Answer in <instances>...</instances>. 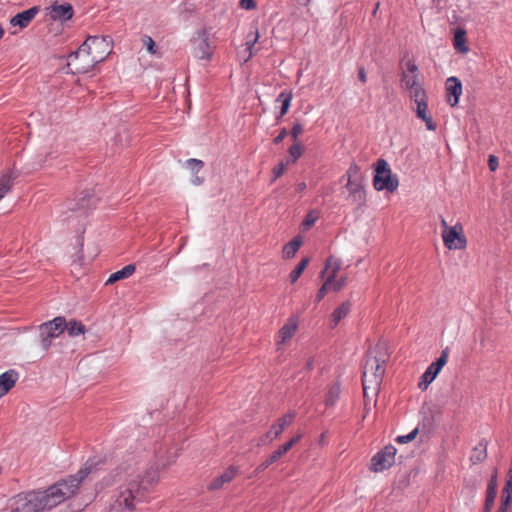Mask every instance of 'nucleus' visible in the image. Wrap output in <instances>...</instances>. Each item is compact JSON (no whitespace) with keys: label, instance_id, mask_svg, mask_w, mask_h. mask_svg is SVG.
I'll return each mask as SVG.
<instances>
[{"label":"nucleus","instance_id":"59","mask_svg":"<svg viewBox=\"0 0 512 512\" xmlns=\"http://www.w3.org/2000/svg\"><path fill=\"white\" fill-rule=\"evenodd\" d=\"M307 367H308L309 369H311V368H312V360H309V361L307 362Z\"/></svg>","mask_w":512,"mask_h":512},{"label":"nucleus","instance_id":"3","mask_svg":"<svg viewBox=\"0 0 512 512\" xmlns=\"http://www.w3.org/2000/svg\"><path fill=\"white\" fill-rule=\"evenodd\" d=\"M389 360L388 347L385 342H378L370 347L365 355L362 375V387L365 403L372 397H376L380 390L386 363Z\"/></svg>","mask_w":512,"mask_h":512},{"label":"nucleus","instance_id":"47","mask_svg":"<svg viewBox=\"0 0 512 512\" xmlns=\"http://www.w3.org/2000/svg\"><path fill=\"white\" fill-rule=\"evenodd\" d=\"M240 7L245 10H252L256 7L255 0H241Z\"/></svg>","mask_w":512,"mask_h":512},{"label":"nucleus","instance_id":"16","mask_svg":"<svg viewBox=\"0 0 512 512\" xmlns=\"http://www.w3.org/2000/svg\"><path fill=\"white\" fill-rule=\"evenodd\" d=\"M97 202L98 199L89 191L85 190L80 193L79 198L69 207V210L85 216L96 206Z\"/></svg>","mask_w":512,"mask_h":512},{"label":"nucleus","instance_id":"20","mask_svg":"<svg viewBox=\"0 0 512 512\" xmlns=\"http://www.w3.org/2000/svg\"><path fill=\"white\" fill-rule=\"evenodd\" d=\"M239 473V467L230 466L220 476L214 478L208 485V490L214 491L220 489L224 484L230 483Z\"/></svg>","mask_w":512,"mask_h":512},{"label":"nucleus","instance_id":"40","mask_svg":"<svg viewBox=\"0 0 512 512\" xmlns=\"http://www.w3.org/2000/svg\"><path fill=\"white\" fill-rule=\"evenodd\" d=\"M304 131L303 125L299 122L293 124L289 134L294 142H299L298 137Z\"/></svg>","mask_w":512,"mask_h":512},{"label":"nucleus","instance_id":"28","mask_svg":"<svg viewBox=\"0 0 512 512\" xmlns=\"http://www.w3.org/2000/svg\"><path fill=\"white\" fill-rule=\"evenodd\" d=\"M292 98L293 94L291 91L284 90L279 94L276 101L281 102V108L279 115L276 117L277 120L281 119L284 115L287 114L291 105Z\"/></svg>","mask_w":512,"mask_h":512},{"label":"nucleus","instance_id":"58","mask_svg":"<svg viewBox=\"0 0 512 512\" xmlns=\"http://www.w3.org/2000/svg\"><path fill=\"white\" fill-rule=\"evenodd\" d=\"M507 479L512 480V461H511L510 468L507 473Z\"/></svg>","mask_w":512,"mask_h":512},{"label":"nucleus","instance_id":"33","mask_svg":"<svg viewBox=\"0 0 512 512\" xmlns=\"http://www.w3.org/2000/svg\"><path fill=\"white\" fill-rule=\"evenodd\" d=\"M466 42V32L464 30H458L454 35V47L459 52L465 53L469 50Z\"/></svg>","mask_w":512,"mask_h":512},{"label":"nucleus","instance_id":"27","mask_svg":"<svg viewBox=\"0 0 512 512\" xmlns=\"http://www.w3.org/2000/svg\"><path fill=\"white\" fill-rule=\"evenodd\" d=\"M303 243L300 235L295 236L291 241L283 247V257L286 259L293 258Z\"/></svg>","mask_w":512,"mask_h":512},{"label":"nucleus","instance_id":"23","mask_svg":"<svg viewBox=\"0 0 512 512\" xmlns=\"http://www.w3.org/2000/svg\"><path fill=\"white\" fill-rule=\"evenodd\" d=\"M487 447L488 441L486 439H481L479 443L473 448L470 461L473 464L483 462L487 458Z\"/></svg>","mask_w":512,"mask_h":512},{"label":"nucleus","instance_id":"51","mask_svg":"<svg viewBox=\"0 0 512 512\" xmlns=\"http://www.w3.org/2000/svg\"><path fill=\"white\" fill-rule=\"evenodd\" d=\"M510 502H511L510 500L501 498V505H500L498 511L499 512H507Z\"/></svg>","mask_w":512,"mask_h":512},{"label":"nucleus","instance_id":"19","mask_svg":"<svg viewBox=\"0 0 512 512\" xmlns=\"http://www.w3.org/2000/svg\"><path fill=\"white\" fill-rule=\"evenodd\" d=\"M446 91L448 96V103L452 107L456 106L462 93L461 81L457 77H449L446 81Z\"/></svg>","mask_w":512,"mask_h":512},{"label":"nucleus","instance_id":"25","mask_svg":"<svg viewBox=\"0 0 512 512\" xmlns=\"http://www.w3.org/2000/svg\"><path fill=\"white\" fill-rule=\"evenodd\" d=\"M15 178L11 171L0 174V200L12 189Z\"/></svg>","mask_w":512,"mask_h":512},{"label":"nucleus","instance_id":"35","mask_svg":"<svg viewBox=\"0 0 512 512\" xmlns=\"http://www.w3.org/2000/svg\"><path fill=\"white\" fill-rule=\"evenodd\" d=\"M401 82L409 90H412L420 86V84L418 83V75L408 76L405 71H403L401 74Z\"/></svg>","mask_w":512,"mask_h":512},{"label":"nucleus","instance_id":"32","mask_svg":"<svg viewBox=\"0 0 512 512\" xmlns=\"http://www.w3.org/2000/svg\"><path fill=\"white\" fill-rule=\"evenodd\" d=\"M65 330H67L68 334L72 337L78 336L80 334H84L86 331L85 325L80 321L71 320L66 322Z\"/></svg>","mask_w":512,"mask_h":512},{"label":"nucleus","instance_id":"45","mask_svg":"<svg viewBox=\"0 0 512 512\" xmlns=\"http://www.w3.org/2000/svg\"><path fill=\"white\" fill-rule=\"evenodd\" d=\"M346 282H347L346 277H340L338 280L334 279V281L331 285V288L334 291H340L346 285Z\"/></svg>","mask_w":512,"mask_h":512},{"label":"nucleus","instance_id":"12","mask_svg":"<svg viewBox=\"0 0 512 512\" xmlns=\"http://www.w3.org/2000/svg\"><path fill=\"white\" fill-rule=\"evenodd\" d=\"M444 245L449 250H462L467 246V239L463 233L461 224H455L447 231L442 232Z\"/></svg>","mask_w":512,"mask_h":512},{"label":"nucleus","instance_id":"18","mask_svg":"<svg viewBox=\"0 0 512 512\" xmlns=\"http://www.w3.org/2000/svg\"><path fill=\"white\" fill-rule=\"evenodd\" d=\"M40 8L38 6H33L23 12H20L13 16L10 19V24L12 26H18L20 28H26L32 20L36 17V15L39 13Z\"/></svg>","mask_w":512,"mask_h":512},{"label":"nucleus","instance_id":"4","mask_svg":"<svg viewBox=\"0 0 512 512\" xmlns=\"http://www.w3.org/2000/svg\"><path fill=\"white\" fill-rule=\"evenodd\" d=\"M399 185L397 175H393L389 164L385 159H378L375 164V175L373 177V186L377 191L386 190L394 192Z\"/></svg>","mask_w":512,"mask_h":512},{"label":"nucleus","instance_id":"56","mask_svg":"<svg viewBox=\"0 0 512 512\" xmlns=\"http://www.w3.org/2000/svg\"><path fill=\"white\" fill-rule=\"evenodd\" d=\"M433 1V4L436 6V7H440L443 3L446 2V0H432Z\"/></svg>","mask_w":512,"mask_h":512},{"label":"nucleus","instance_id":"43","mask_svg":"<svg viewBox=\"0 0 512 512\" xmlns=\"http://www.w3.org/2000/svg\"><path fill=\"white\" fill-rule=\"evenodd\" d=\"M502 499L512 500V480L506 479L505 486L502 491Z\"/></svg>","mask_w":512,"mask_h":512},{"label":"nucleus","instance_id":"42","mask_svg":"<svg viewBox=\"0 0 512 512\" xmlns=\"http://www.w3.org/2000/svg\"><path fill=\"white\" fill-rule=\"evenodd\" d=\"M286 169V164L284 162H280L277 166H275L272 170V182L281 177Z\"/></svg>","mask_w":512,"mask_h":512},{"label":"nucleus","instance_id":"38","mask_svg":"<svg viewBox=\"0 0 512 512\" xmlns=\"http://www.w3.org/2000/svg\"><path fill=\"white\" fill-rule=\"evenodd\" d=\"M142 42L147 47V50L150 54L155 55L157 53L156 43L150 36L144 35Z\"/></svg>","mask_w":512,"mask_h":512},{"label":"nucleus","instance_id":"41","mask_svg":"<svg viewBox=\"0 0 512 512\" xmlns=\"http://www.w3.org/2000/svg\"><path fill=\"white\" fill-rule=\"evenodd\" d=\"M258 38H259V34H258V31L256 30L253 37L246 42V51H248V56H247L246 61L252 57V55H253L252 49H253L255 43L258 41Z\"/></svg>","mask_w":512,"mask_h":512},{"label":"nucleus","instance_id":"39","mask_svg":"<svg viewBox=\"0 0 512 512\" xmlns=\"http://www.w3.org/2000/svg\"><path fill=\"white\" fill-rule=\"evenodd\" d=\"M497 492L493 491H486V499H485V505H484V512H490L495 498H496Z\"/></svg>","mask_w":512,"mask_h":512},{"label":"nucleus","instance_id":"2","mask_svg":"<svg viewBox=\"0 0 512 512\" xmlns=\"http://www.w3.org/2000/svg\"><path fill=\"white\" fill-rule=\"evenodd\" d=\"M159 481L158 468L151 466L143 476H136L117 489L115 500L109 512H133L137 503L146 500L152 488Z\"/></svg>","mask_w":512,"mask_h":512},{"label":"nucleus","instance_id":"61","mask_svg":"<svg viewBox=\"0 0 512 512\" xmlns=\"http://www.w3.org/2000/svg\"><path fill=\"white\" fill-rule=\"evenodd\" d=\"M497 512H499V511H497Z\"/></svg>","mask_w":512,"mask_h":512},{"label":"nucleus","instance_id":"57","mask_svg":"<svg viewBox=\"0 0 512 512\" xmlns=\"http://www.w3.org/2000/svg\"><path fill=\"white\" fill-rule=\"evenodd\" d=\"M299 5L307 6L311 0H296Z\"/></svg>","mask_w":512,"mask_h":512},{"label":"nucleus","instance_id":"52","mask_svg":"<svg viewBox=\"0 0 512 512\" xmlns=\"http://www.w3.org/2000/svg\"><path fill=\"white\" fill-rule=\"evenodd\" d=\"M358 78L359 80L362 82V83H366L367 81V76H366V71L364 69V67H360L359 70H358Z\"/></svg>","mask_w":512,"mask_h":512},{"label":"nucleus","instance_id":"50","mask_svg":"<svg viewBox=\"0 0 512 512\" xmlns=\"http://www.w3.org/2000/svg\"><path fill=\"white\" fill-rule=\"evenodd\" d=\"M488 166L491 171H495L498 167V159L496 156L490 155L488 160Z\"/></svg>","mask_w":512,"mask_h":512},{"label":"nucleus","instance_id":"29","mask_svg":"<svg viewBox=\"0 0 512 512\" xmlns=\"http://www.w3.org/2000/svg\"><path fill=\"white\" fill-rule=\"evenodd\" d=\"M186 166L195 175L192 182L195 185H200L203 179L197 176V173L204 167V162L199 159L191 158L186 161Z\"/></svg>","mask_w":512,"mask_h":512},{"label":"nucleus","instance_id":"31","mask_svg":"<svg viewBox=\"0 0 512 512\" xmlns=\"http://www.w3.org/2000/svg\"><path fill=\"white\" fill-rule=\"evenodd\" d=\"M345 177L347 178L348 182L350 180H352V181H355V180H365V177L361 173V169H360L359 165L356 162H352L350 164L349 168L346 171V174L343 176V179Z\"/></svg>","mask_w":512,"mask_h":512},{"label":"nucleus","instance_id":"30","mask_svg":"<svg viewBox=\"0 0 512 512\" xmlns=\"http://www.w3.org/2000/svg\"><path fill=\"white\" fill-rule=\"evenodd\" d=\"M351 304L349 301L343 302L339 307H337L332 315L331 321L333 326H336L350 311Z\"/></svg>","mask_w":512,"mask_h":512},{"label":"nucleus","instance_id":"15","mask_svg":"<svg viewBox=\"0 0 512 512\" xmlns=\"http://www.w3.org/2000/svg\"><path fill=\"white\" fill-rule=\"evenodd\" d=\"M329 268H331V271L329 272V275L327 276V278L324 281L323 285L320 287V289L318 290V292L316 294V301L317 302H320L325 297L327 292L330 289H332L331 285H332L334 279L336 278L337 273H338V271L340 269V263L337 260L333 259L332 257H329L326 260L325 268L321 271V277H324V274L327 272V270Z\"/></svg>","mask_w":512,"mask_h":512},{"label":"nucleus","instance_id":"17","mask_svg":"<svg viewBox=\"0 0 512 512\" xmlns=\"http://www.w3.org/2000/svg\"><path fill=\"white\" fill-rule=\"evenodd\" d=\"M74 10L70 3L59 4L58 2H54L50 6L49 15L51 19L57 21H67L73 17Z\"/></svg>","mask_w":512,"mask_h":512},{"label":"nucleus","instance_id":"21","mask_svg":"<svg viewBox=\"0 0 512 512\" xmlns=\"http://www.w3.org/2000/svg\"><path fill=\"white\" fill-rule=\"evenodd\" d=\"M19 374L14 369H9L0 375V396L5 395L17 382Z\"/></svg>","mask_w":512,"mask_h":512},{"label":"nucleus","instance_id":"13","mask_svg":"<svg viewBox=\"0 0 512 512\" xmlns=\"http://www.w3.org/2000/svg\"><path fill=\"white\" fill-rule=\"evenodd\" d=\"M365 180L347 181L345 188L348 191L347 200L355 205L357 209L366 206L367 194L365 189Z\"/></svg>","mask_w":512,"mask_h":512},{"label":"nucleus","instance_id":"6","mask_svg":"<svg viewBox=\"0 0 512 512\" xmlns=\"http://www.w3.org/2000/svg\"><path fill=\"white\" fill-rule=\"evenodd\" d=\"M109 36H89L83 44L96 64L103 62L112 52Z\"/></svg>","mask_w":512,"mask_h":512},{"label":"nucleus","instance_id":"10","mask_svg":"<svg viewBox=\"0 0 512 512\" xmlns=\"http://www.w3.org/2000/svg\"><path fill=\"white\" fill-rule=\"evenodd\" d=\"M448 355L449 347H446L442 350L439 358L436 361L432 362L427 367L425 372L422 374L421 381L418 383L419 389H421L422 391L426 390L428 385L434 381V379L437 377L441 369L447 363Z\"/></svg>","mask_w":512,"mask_h":512},{"label":"nucleus","instance_id":"26","mask_svg":"<svg viewBox=\"0 0 512 512\" xmlns=\"http://www.w3.org/2000/svg\"><path fill=\"white\" fill-rule=\"evenodd\" d=\"M135 269L134 264L126 265L121 270L112 273L106 281V285L113 284L119 280L130 277L135 272Z\"/></svg>","mask_w":512,"mask_h":512},{"label":"nucleus","instance_id":"24","mask_svg":"<svg viewBox=\"0 0 512 512\" xmlns=\"http://www.w3.org/2000/svg\"><path fill=\"white\" fill-rule=\"evenodd\" d=\"M297 326V322L294 319H289L279 330V344H284L290 340L297 330Z\"/></svg>","mask_w":512,"mask_h":512},{"label":"nucleus","instance_id":"5","mask_svg":"<svg viewBox=\"0 0 512 512\" xmlns=\"http://www.w3.org/2000/svg\"><path fill=\"white\" fill-rule=\"evenodd\" d=\"M65 327L66 319L62 316L55 317L39 326L40 345L44 351H48L52 340L59 337L65 331Z\"/></svg>","mask_w":512,"mask_h":512},{"label":"nucleus","instance_id":"8","mask_svg":"<svg viewBox=\"0 0 512 512\" xmlns=\"http://www.w3.org/2000/svg\"><path fill=\"white\" fill-rule=\"evenodd\" d=\"M410 92L411 99L417 104V117L425 122V125L428 130H436L437 124L433 121V119L430 116L427 115L428 103L426 91L421 86H418L410 90Z\"/></svg>","mask_w":512,"mask_h":512},{"label":"nucleus","instance_id":"1","mask_svg":"<svg viewBox=\"0 0 512 512\" xmlns=\"http://www.w3.org/2000/svg\"><path fill=\"white\" fill-rule=\"evenodd\" d=\"M103 461L96 457L89 458L75 474L49 486L44 491H29L11 497L6 505V512H43L50 510L74 496L83 481L98 470Z\"/></svg>","mask_w":512,"mask_h":512},{"label":"nucleus","instance_id":"55","mask_svg":"<svg viewBox=\"0 0 512 512\" xmlns=\"http://www.w3.org/2000/svg\"><path fill=\"white\" fill-rule=\"evenodd\" d=\"M441 225L444 228L443 231H447V229H450L451 227L448 226L446 220L444 218H441Z\"/></svg>","mask_w":512,"mask_h":512},{"label":"nucleus","instance_id":"48","mask_svg":"<svg viewBox=\"0 0 512 512\" xmlns=\"http://www.w3.org/2000/svg\"><path fill=\"white\" fill-rule=\"evenodd\" d=\"M406 70H407V72L411 73L412 75H417L418 67L413 60H408L406 62Z\"/></svg>","mask_w":512,"mask_h":512},{"label":"nucleus","instance_id":"7","mask_svg":"<svg viewBox=\"0 0 512 512\" xmlns=\"http://www.w3.org/2000/svg\"><path fill=\"white\" fill-rule=\"evenodd\" d=\"M67 65L72 67L74 74H85L90 72L97 64L82 43L76 51L69 54Z\"/></svg>","mask_w":512,"mask_h":512},{"label":"nucleus","instance_id":"22","mask_svg":"<svg viewBox=\"0 0 512 512\" xmlns=\"http://www.w3.org/2000/svg\"><path fill=\"white\" fill-rule=\"evenodd\" d=\"M296 416L295 412H288L287 414L280 417L275 424L270 427V431L274 435V438H278L281 433L287 428L294 420Z\"/></svg>","mask_w":512,"mask_h":512},{"label":"nucleus","instance_id":"44","mask_svg":"<svg viewBox=\"0 0 512 512\" xmlns=\"http://www.w3.org/2000/svg\"><path fill=\"white\" fill-rule=\"evenodd\" d=\"M273 440H275L274 435L270 430H268L264 435H262L259 438L258 446L260 445H266L268 443H271Z\"/></svg>","mask_w":512,"mask_h":512},{"label":"nucleus","instance_id":"9","mask_svg":"<svg viewBox=\"0 0 512 512\" xmlns=\"http://www.w3.org/2000/svg\"><path fill=\"white\" fill-rule=\"evenodd\" d=\"M396 452L397 449L391 444L383 447L371 458L370 470L378 473L392 467L395 463Z\"/></svg>","mask_w":512,"mask_h":512},{"label":"nucleus","instance_id":"60","mask_svg":"<svg viewBox=\"0 0 512 512\" xmlns=\"http://www.w3.org/2000/svg\"><path fill=\"white\" fill-rule=\"evenodd\" d=\"M378 7H379V3H377V4H376V6H375V8H374V11H373V13H374V14L376 13V11H377Z\"/></svg>","mask_w":512,"mask_h":512},{"label":"nucleus","instance_id":"46","mask_svg":"<svg viewBox=\"0 0 512 512\" xmlns=\"http://www.w3.org/2000/svg\"><path fill=\"white\" fill-rule=\"evenodd\" d=\"M487 491L497 492V474H493L488 482Z\"/></svg>","mask_w":512,"mask_h":512},{"label":"nucleus","instance_id":"14","mask_svg":"<svg viewBox=\"0 0 512 512\" xmlns=\"http://www.w3.org/2000/svg\"><path fill=\"white\" fill-rule=\"evenodd\" d=\"M302 435L299 433L296 436L292 437L289 441L279 446L265 461H263L260 465L256 467L254 470V475H257L267 469L270 465L275 463L278 459H280L283 455H285L295 444H297Z\"/></svg>","mask_w":512,"mask_h":512},{"label":"nucleus","instance_id":"53","mask_svg":"<svg viewBox=\"0 0 512 512\" xmlns=\"http://www.w3.org/2000/svg\"><path fill=\"white\" fill-rule=\"evenodd\" d=\"M307 185L305 182H300L296 185V192L300 193L306 189Z\"/></svg>","mask_w":512,"mask_h":512},{"label":"nucleus","instance_id":"49","mask_svg":"<svg viewBox=\"0 0 512 512\" xmlns=\"http://www.w3.org/2000/svg\"><path fill=\"white\" fill-rule=\"evenodd\" d=\"M288 132L286 128H282L279 132V134L273 139L274 144H280L284 138L287 136Z\"/></svg>","mask_w":512,"mask_h":512},{"label":"nucleus","instance_id":"34","mask_svg":"<svg viewBox=\"0 0 512 512\" xmlns=\"http://www.w3.org/2000/svg\"><path fill=\"white\" fill-rule=\"evenodd\" d=\"M309 261H310V259L308 257L303 258L298 263V265L291 271V273L289 275V279H290L291 283H295L299 279V277L301 276V274L307 267Z\"/></svg>","mask_w":512,"mask_h":512},{"label":"nucleus","instance_id":"36","mask_svg":"<svg viewBox=\"0 0 512 512\" xmlns=\"http://www.w3.org/2000/svg\"><path fill=\"white\" fill-rule=\"evenodd\" d=\"M288 152L292 158V162H296L303 154V147L300 142H294V144L289 147Z\"/></svg>","mask_w":512,"mask_h":512},{"label":"nucleus","instance_id":"54","mask_svg":"<svg viewBox=\"0 0 512 512\" xmlns=\"http://www.w3.org/2000/svg\"><path fill=\"white\" fill-rule=\"evenodd\" d=\"M315 222V218H310L309 216L306 217V219L303 221V225L305 226H311Z\"/></svg>","mask_w":512,"mask_h":512},{"label":"nucleus","instance_id":"11","mask_svg":"<svg viewBox=\"0 0 512 512\" xmlns=\"http://www.w3.org/2000/svg\"><path fill=\"white\" fill-rule=\"evenodd\" d=\"M191 42L195 57L202 60H208L212 57L213 48L210 43L209 33L206 29L197 31Z\"/></svg>","mask_w":512,"mask_h":512},{"label":"nucleus","instance_id":"37","mask_svg":"<svg viewBox=\"0 0 512 512\" xmlns=\"http://www.w3.org/2000/svg\"><path fill=\"white\" fill-rule=\"evenodd\" d=\"M418 434V429L415 428L414 430H412L410 433H408L407 435H401V436H398L396 438V442L397 443H400V444H406V443H409L411 441H413L416 436Z\"/></svg>","mask_w":512,"mask_h":512}]
</instances>
